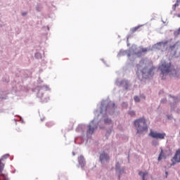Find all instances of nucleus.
<instances>
[{
	"instance_id": "1",
	"label": "nucleus",
	"mask_w": 180,
	"mask_h": 180,
	"mask_svg": "<svg viewBox=\"0 0 180 180\" xmlns=\"http://www.w3.org/2000/svg\"><path fill=\"white\" fill-rule=\"evenodd\" d=\"M134 126L136 128L137 133L141 134L144 133V131H148V126H147V122L146 121V118H139L136 120L134 122Z\"/></svg>"
},
{
	"instance_id": "2",
	"label": "nucleus",
	"mask_w": 180,
	"mask_h": 180,
	"mask_svg": "<svg viewBox=\"0 0 180 180\" xmlns=\"http://www.w3.org/2000/svg\"><path fill=\"white\" fill-rule=\"evenodd\" d=\"M159 70L161 71L160 76L162 77V79H167V77L172 71L171 63L162 61L159 66Z\"/></svg>"
},
{
	"instance_id": "3",
	"label": "nucleus",
	"mask_w": 180,
	"mask_h": 180,
	"mask_svg": "<svg viewBox=\"0 0 180 180\" xmlns=\"http://www.w3.org/2000/svg\"><path fill=\"white\" fill-rule=\"evenodd\" d=\"M149 136L150 137H152V139H159V140H164L165 139V136H167V134L165 133H158L157 131H154L153 130H150Z\"/></svg>"
},
{
	"instance_id": "4",
	"label": "nucleus",
	"mask_w": 180,
	"mask_h": 180,
	"mask_svg": "<svg viewBox=\"0 0 180 180\" xmlns=\"http://www.w3.org/2000/svg\"><path fill=\"white\" fill-rule=\"evenodd\" d=\"M154 70H155V68H151L147 72V68H144L143 69H142L141 72L143 78H147L148 75L153 77V75H154Z\"/></svg>"
},
{
	"instance_id": "5",
	"label": "nucleus",
	"mask_w": 180,
	"mask_h": 180,
	"mask_svg": "<svg viewBox=\"0 0 180 180\" xmlns=\"http://www.w3.org/2000/svg\"><path fill=\"white\" fill-rule=\"evenodd\" d=\"M172 163L170 165V167H172V165H175L176 162H180V149H178L176 151V153L173 158L172 159Z\"/></svg>"
},
{
	"instance_id": "6",
	"label": "nucleus",
	"mask_w": 180,
	"mask_h": 180,
	"mask_svg": "<svg viewBox=\"0 0 180 180\" xmlns=\"http://www.w3.org/2000/svg\"><path fill=\"white\" fill-rule=\"evenodd\" d=\"M109 160H110V158L109 157L108 153H106L105 152H103L100 155V161H101V162H102L103 161H109Z\"/></svg>"
},
{
	"instance_id": "7",
	"label": "nucleus",
	"mask_w": 180,
	"mask_h": 180,
	"mask_svg": "<svg viewBox=\"0 0 180 180\" xmlns=\"http://www.w3.org/2000/svg\"><path fill=\"white\" fill-rule=\"evenodd\" d=\"M94 130H95V127H94V121H92L89 125L88 133L89 134H92V133H94Z\"/></svg>"
},
{
	"instance_id": "8",
	"label": "nucleus",
	"mask_w": 180,
	"mask_h": 180,
	"mask_svg": "<svg viewBox=\"0 0 180 180\" xmlns=\"http://www.w3.org/2000/svg\"><path fill=\"white\" fill-rule=\"evenodd\" d=\"M162 158H165V154L164 153V150H162V148H161V151L158 157V161H161V160H162Z\"/></svg>"
},
{
	"instance_id": "9",
	"label": "nucleus",
	"mask_w": 180,
	"mask_h": 180,
	"mask_svg": "<svg viewBox=\"0 0 180 180\" xmlns=\"http://www.w3.org/2000/svg\"><path fill=\"white\" fill-rule=\"evenodd\" d=\"M148 51V49L146 48H142L139 52L136 53V56H139V54H141V53H147Z\"/></svg>"
},
{
	"instance_id": "10",
	"label": "nucleus",
	"mask_w": 180,
	"mask_h": 180,
	"mask_svg": "<svg viewBox=\"0 0 180 180\" xmlns=\"http://www.w3.org/2000/svg\"><path fill=\"white\" fill-rule=\"evenodd\" d=\"M78 161H79V164H80V165H82V164H84L85 161V159L82 155H81L80 157L78 158Z\"/></svg>"
},
{
	"instance_id": "11",
	"label": "nucleus",
	"mask_w": 180,
	"mask_h": 180,
	"mask_svg": "<svg viewBox=\"0 0 180 180\" xmlns=\"http://www.w3.org/2000/svg\"><path fill=\"white\" fill-rule=\"evenodd\" d=\"M139 175H142V180H146V176L148 175V172H139Z\"/></svg>"
},
{
	"instance_id": "12",
	"label": "nucleus",
	"mask_w": 180,
	"mask_h": 180,
	"mask_svg": "<svg viewBox=\"0 0 180 180\" xmlns=\"http://www.w3.org/2000/svg\"><path fill=\"white\" fill-rule=\"evenodd\" d=\"M140 27H141V26H140V25L133 27L132 29H131V33H134V32H137V30H139L140 29Z\"/></svg>"
},
{
	"instance_id": "13",
	"label": "nucleus",
	"mask_w": 180,
	"mask_h": 180,
	"mask_svg": "<svg viewBox=\"0 0 180 180\" xmlns=\"http://www.w3.org/2000/svg\"><path fill=\"white\" fill-rule=\"evenodd\" d=\"M5 167V165L2 163V160L0 159V174L4 171V168Z\"/></svg>"
},
{
	"instance_id": "14",
	"label": "nucleus",
	"mask_w": 180,
	"mask_h": 180,
	"mask_svg": "<svg viewBox=\"0 0 180 180\" xmlns=\"http://www.w3.org/2000/svg\"><path fill=\"white\" fill-rule=\"evenodd\" d=\"M46 126L50 129V127H53V126H54V124L52 122H47L46 123Z\"/></svg>"
},
{
	"instance_id": "15",
	"label": "nucleus",
	"mask_w": 180,
	"mask_h": 180,
	"mask_svg": "<svg viewBox=\"0 0 180 180\" xmlns=\"http://www.w3.org/2000/svg\"><path fill=\"white\" fill-rule=\"evenodd\" d=\"M0 180H8L6 176L4 174H0Z\"/></svg>"
},
{
	"instance_id": "16",
	"label": "nucleus",
	"mask_w": 180,
	"mask_h": 180,
	"mask_svg": "<svg viewBox=\"0 0 180 180\" xmlns=\"http://www.w3.org/2000/svg\"><path fill=\"white\" fill-rule=\"evenodd\" d=\"M105 124H110V123H112V120H109L108 118H106L105 120Z\"/></svg>"
},
{
	"instance_id": "17",
	"label": "nucleus",
	"mask_w": 180,
	"mask_h": 180,
	"mask_svg": "<svg viewBox=\"0 0 180 180\" xmlns=\"http://www.w3.org/2000/svg\"><path fill=\"white\" fill-rule=\"evenodd\" d=\"M179 5H180V0H176L174 4V8H176V6H179Z\"/></svg>"
},
{
	"instance_id": "18",
	"label": "nucleus",
	"mask_w": 180,
	"mask_h": 180,
	"mask_svg": "<svg viewBox=\"0 0 180 180\" xmlns=\"http://www.w3.org/2000/svg\"><path fill=\"white\" fill-rule=\"evenodd\" d=\"M129 115H130V116H135L136 112L134 111H129Z\"/></svg>"
},
{
	"instance_id": "19",
	"label": "nucleus",
	"mask_w": 180,
	"mask_h": 180,
	"mask_svg": "<svg viewBox=\"0 0 180 180\" xmlns=\"http://www.w3.org/2000/svg\"><path fill=\"white\" fill-rule=\"evenodd\" d=\"M134 101H135V102H140V98H139V96H135Z\"/></svg>"
},
{
	"instance_id": "20",
	"label": "nucleus",
	"mask_w": 180,
	"mask_h": 180,
	"mask_svg": "<svg viewBox=\"0 0 180 180\" xmlns=\"http://www.w3.org/2000/svg\"><path fill=\"white\" fill-rule=\"evenodd\" d=\"M8 157H9V154L4 155L2 157V158L0 159V160H4V159H5V158H8Z\"/></svg>"
},
{
	"instance_id": "21",
	"label": "nucleus",
	"mask_w": 180,
	"mask_h": 180,
	"mask_svg": "<svg viewBox=\"0 0 180 180\" xmlns=\"http://www.w3.org/2000/svg\"><path fill=\"white\" fill-rule=\"evenodd\" d=\"M152 144H153V146H158V143L157 141H153Z\"/></svg>"
},
{
	"instance_id": "22",
	"label": "nucleus",
	"mask_w": 180,
	"mask_h": 180,
	"mask_svg": "<svg viewBox=\"0 0 180 180\" xmlns=\"http://www.w3.org/2000/svg\"><path fill=\"white\" fill-rule=\"evenodd\" d=\"M119 168H120V165H119V163H117V165H116V169H119Z\"/></svg>"
},
{
	"instance_id": "23",
	"label": "nucleus",
	"mask_w": 180,
	"mask_h": 180,
	"mask_svg": "<svg viewBox=\"0 0 180 180\" xmlns=\"http://www.w3.org/2000/svg\"><path fill=\"white\" fill-rule=\"evenodd\" d=\"M170 49H171L172 50H173V49H175V44L173 45V46H170Z\"/></svg>"
},
{
	"instance_id": "24",
	"label": "nucleus",
	"mask_w": 180,
	"mask_h": 180,
	"mask_svg": "<svg viewBox=\"0 0 180 180\" xmlns=\"http://www.w3.org/2000/svg\"><path fill=\"white\" fill-rule=\"evenodd\" d=\"M176 16H177V18H180V13H176Z\"/></svg>"
},
{
	"instance_id": "25",
	"label": "nucleus",
	"mask_w": 180,
	"mask_h": 180,
	"mask_svg": "<svg viewBox=\"0 0 180 180\" xmlns=\"http://www.w3.org/2000/svg\"><path fill=\"white\" fill-rule=\"evenodd\" d=\"M177 34H180V28L177 30Z\"/></svg>"
},
{
	"instance_id": "26",
	"label": "nucleus",
	"mask_w": 180,
	"mask_h": 180,
	"mask_svg": "<svg viewBox=\"0 0 180 180\" xmlns=\"http://www.w3.org/2000/svg\"><path fill=\"white\" fill-rule=\"evenodd\" d=\"M26 15V13H22V16H25Z\"/></svg>"
},
{
	"instance_id": "27",
	"label": "nucleus",
	"mask_w": 180,
	"mask_h": 180,
	"mask_svg": "<svg viewBox=\"0 0 180 180\" xmlns=\"http://www.w3.org/2000/svg\"><path fill=\"white\" fill-rule=\"evenodd\" d=\"M166 175H168V172H166Z\"/></svg>"
}]
</instances>
